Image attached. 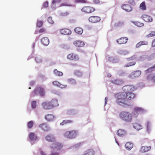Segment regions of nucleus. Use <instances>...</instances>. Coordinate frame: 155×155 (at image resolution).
I'll return each mask as SVG.
<instances>
[{
  "mask_svg": "<svg viewBox=\"0 0 155 155\" xmlns=\"http://www.w3.org/2000/svg\"><path fill=\"white\" fill-rule=\"evenodd\" d=\"M117 95L116 101L119 105L124 107H125L127 105V101L125 93L121 92L118 93Z\"/></svg>",
  "mask_w": 155,
  "mask_h": 155,
  "instance_id": "f257e3e1",
  "label": "nucleus"
},
{
  "mask_svg": "<svg viewBox=\"0 0 155 155\" xmlns=\"http://www.w3.org/2000/svg\"><path fill=\"white\" fill-rule=\"evenodd\" d=\"M119 116L123 121L126 122H130L132 120L133 115L132 113L131 114L129 112L122 111L120 113Z\"/></svg>",
  "mask_w": 155,
  "mask_h": 155,
  "instance_id": "f03ea898",
  "label": "nucleus"
},
{
  "mask_svg": "<svg viewBox=\"0 0 155 155\" xmlns=\"http://www.w3.org/2000/svg\"><path fill=\"white\" fill-rule=\"evenodd\" d=\"M78 134V131L76 130H72L66 131L64 134L65 137L69 139L75 138Z\"/></svg>",
  "mask_w": 155,
  "mask_h": 155,
  "instance_id": "7ed1b4c3",
  "label": "nucleus"
},
{
  "mask_svg": "<svg viewBox=\"0 0 155 155\" xmlns=\"http://www.w3.org/2000/svg\"><path fill=\"white\" fill-rule=\"evenodd\" d=\"M33 96L40 95L41 96H44L45 95V92L44 88L41 87H36L33 92Z\"/></svg>",
  "mask_w": 155,
  "mask_h": 155,
  "instance_id": "20e7f679",
  "label": "nucleus"
},
{
  "mask_svg": "<svg viewBox=\"0 0 155 155\" xmlns=\"http://www.w3.org/2000/svg\"><path fill=\"white\" fill-rule=\"evenodd\" d=\"M50 147L52 150L59 151L62 149L63 145L60 143L55 142L51 144Z\"/></svg>",
  "mask_w": 155,
  "mask_h": 155,
  "instance_id": "39448f33",
  "label": "nucleus"
},
{
  "mask_svg": "<svg viewBox=\"0 0 155 155\" xmlns=\"http://www.w3.org/2000/svg\"><path fill=\"white\" fill-rule=\"evenodd\" d=\"M67 58L71 61H78L79 59L78 55L74 53H71L68 54L67 56Z\"/></svg>",
  "mask_w": 155,
  "mask_h": 155,
  "instance_id": "423d86ee",
  "label": "nucleus"
},
{
  "mask_svg": "<svg viewBox=\"0 0 155 155\" xmlns=\"http://www.w3.org/2000/svg\"><path fill=\"white\" fill-rule=\"evenodd\" d=\"M95 9L93 7L87 6L83 7L81 9V11L87 13H91L95 11Z\"/></svg>",
  "mask_w": 155,
  "mask_h": 155,
  "instance_id": "0eeeda50",
  "label": "nucleus"
},
{
  "mask_svg": "<svg viewBox=\"0 0 155 155\" xmlns=\"http://www.w3.org/2000/svg\"><path fill=\"white\" fill-rule=\"evenodd\" d=\"M123 91L126 92H133L135 91L137 88L133 85H127L124 86L122 87Z\"/></svg>",
  "mask_w": 155,
  "mask_h": 155,
  "instance_id": "6e6552de",
  "label": "nucleus"
},
{
  "mask_svg": "<svg viewBox=\"0 0 155 155\" xmlns=\"http://www.w3.org/2000/svg\"><path fill=\"white\" fill-rule=\"evenodd\" d=\"M141 73V71L139 70L133 71L129 75V78L131 79H134L138 77L140 75Z\"/></svg>",
  "mask_w": 155,
  "mask_h": 155,
  "instance_id": "1a4fd4ad",
  "label": "nucleus"
},
{
  "mask_svg": "<svg viewBox=\"0 0 155 155\" xmlns=\"http://www.w3.org/2000/svg\"><path fill=\"white\" fill-rule=\"evenodd\" d=\"M88 20L90 22L94 23L100 21L101 20V18L99 16H93L89 17Z\"/></svg>",
  "mask_w": 155,
  "mask_h": 155,
  "instance_id": "9d476101",
  "label": "nucleus"
},
{
  "mask_svg": "<svg viewBox=\"0 0 155 155\" xmlns=\"http://www.w3.org/2000/svg\"><path fill=\"white\" fill-rule=\"evenodd\" d=\"M45 140L48 142H53L56 141V138L52 134L47 135L45 138Z\"/></svg>",
  "mask_w": 155,
  "mask_h": 155,
  "instance_id": "9b49d317",
  "label": "nucleus"
},
{
  "mask_svg": "<svg viewBox=\"0 0 155 155\" xmlns=\"http://www.w3.org/2000/svg\"><path fill=\"white\" fill-rule=\"evenodd\" d=\"M143 110V109L140 107H135L134 109V110L132 113L133 115V117L136 118L138 116V113Z\"/></svg>",
  "mask_w": 155,
  "mask_h": 155,
  "instance_id": "f8f14e48",
  "label": "nucleus"
},
{
  "mask_svg": "<svg viewBox=\"0 0 155 155\" xmlns=\"http://www.w3.org/2000/svg\"><path fill=\"white\" fill-rule=\"evenodd\" d=\"M60 33L64 35H70L71 33V30L67 28L62 29L60 30Z\"/></svg>",
  "mask_w": 155,
  "mask_h": 155,
  "instance_id": "ddd939ff",
  "label": "nucleus"
},
{
  "mask_svg": "<svg viewBox=\"0 0 155 155\" xmlns=\"http://www.w3.org/2000/svg\"><path fill=\"white\" fill-rule=\"evenodd\" d=\"M74 45L76 47H82L84 45V43L80 40H76L73 42Z\"/></svg>",
  "mask_w": 155,
  "mask_h": 155,
  "instance_id": "4468645a",
  "label": "nucleus"
},
{
  "mask_svg": "<svg viewBox=\"0 0 155 155\" xmlns=\"http://www.w3.org/2000/svg\"><path fill=\"white\" fill-rule=\"evenodd\" d=\"M126 94L127 101L133 99L135 97V94L132 92H128Z\"/></svg>",
  "mask_w": 155,
  "mask_h": 155,
  "instance_id": "2eb2a0df",
  "label": "nucleus"
},
{
  "mask_svg": "<svg viewBox=\"0 0 155 155\" xmlns=\"http://www.w3.org/2000/svg\"><path fill=\"white\" fill-rule=\"evenodd\" d=\"M146 80L147 81H152L155 82V74H148L146 78Z\"/></svg>",
  "mask_w": 155,
  "mask_h": 155,
  "instance_id": "dca6fc26",
  "label": "nucleus"
},
{
  "mask_svg": "<svg viewBox=\"0 0 155 155\" xmlns=\"http://www.w3.org/2000/svg\"><path fill=\"white\" fill-rule=\"evenodd\" d=\"M128 39L126 37H123L117 40V42L119 44H122L126 43Z\"/></svg>",
  "mask_w": 155,
  "mask_h": 155,
  "instance_id": "f3484780",
  "label": "nucleus"
},
{
  "mask_svg": "<svg viewBox=\"0 0 155 155\" xmlns=\"http://www.w3.org/2000/svg\"><path fill=\"white\" fill-rule=\"evenodd\" d=\"M142 18L143 20L146 22H151L152 21V18L146 15H143Z\"/></svg>",
  "mask_w": 155,
  "mask_h": 155,
  "instance_id": "a211bd4d",
  "label": "nucleus"
},
{
  "mask_svg": "<svg viewBox=\"0 0 155 155\" xmlns=\"http://www.w3.org/2000/svg\"><path fill=\"white\" fill-rule=\"evenodd\" d=\"M43 108L45 109H50L52 108V106L51 105L50 102H43L42 104Z\"/></svg>",
  "mask_w": 155,
  "mask_h": 155,
  "instance_id": "6ab92c4d",
  "label": "nucleus"
},
{
  "mask_svg": "<svg viewBox=\"0 0 155 155\" xmlns=\"http://www.w3.org/2000/svg\"><path fill=\"white\" fill-rule=\"evenodd\" d=\"M39 127L42 129L44 131H47L50 129V128L48 125L45 123H43L40 124L39 125Z\"/></svg>",
  "mask_w": 155,
  "mask_h": 155,
  "instance_id": "aec40b11",
  "label": "nucleus"
},
{
  "mask_svg": "<svg viewBox=\"0 0 155 155\" xmlns=\"http://www.w3.org/2000/svg\"><path fill=\"white\" fill-rule=\"evenodd\" d=\"M151 148L150 146H142L141 147L140 150L142 153L147 152L150 150Z\"/></svg>",
  "mask_w": 155,
  "mask_h": 155,
  "instance_id": "412c9836",
  "label": "nucleus"
},
{
  "mask_svg": "<svg viewBox=\"0 0 155 155\" xmlns=\"http://www.w3.org/2000/svg\"><path fill=\"white\" fill-rule=\"evenodd\" d=\"M122 9L127 12H130L132 10V8L128 4H124L121 7Z\"/></svg>",
  "mask_w": 155,
  "mask_h": 155,
  "instance_id": "4be33fe9",
  "label": "nucleus"
},
{
  "mask_svg": "<svg viewBox=\"0 0 155 155\" xmlns=\"http://www.w3.org/2000/svg\"><path fill=\"white\" fill-rule=\"evenodd\" d=\"M117 134L119 136L123 137L126 134V132L124 130L119 129L117 130Z\"/></svg>",
  "mask_w": 155,
  "mask_h": 155,
  "instance_id": "5701e85b",
  "label": "nucleus"
},
{
  "mask_svg": "<svg viewBox=\"0 0 155 155\" xmlns=\"http://www.w3.org/2000/svg\"><path fill=\"white\" fill-rule=\"evenodd\" d=\"M42 43L45 45H48L49 43V40L47 37H44L41 39Z\"/></svg>",
  "mask_w": 155,
  "mask_h": 155,
  "instance_id": "b1692460",
  "label": "nucleus"
},
{
  "mask_svg": "<svg viewBox=\"0 0 155 155\" xmlns=\"http://www.w3.org/2000/svg\"><path fill=\"white\" fill-rule=\"evenodd\" d=\"M45 118L47 120L51 121L54 119V117L53 114H48L45 116Z\"/></svg>",
  "mask_w": 155,
  "mask_h": 155,
  "instance_id": "393cba45",
  "label": "nucleus"
},
{
  "mask_svg": "<svg viewBox=\"0 0 155 155\" xmlns=\"http://www.w3.org/2000/svg\"><path fill=\"white\" fill-rule=\"evenodd\" d=\"M133 127L137 130H139L142 128L141 125L137 123H133Z\"/></svg>",
  "mask_w": 155,
  "mask_h": 155,
  "instance_id": "a878e982",
  "label": "nucleus"
},
{
  "mask_svg": "<svg viewBox=\"0 0 155 155\" xmlns=\"http://www.w3.org/2000/svg\"><path fill=\"white\" fill-rule=\"evenodd\" d=\"M50 103L51 105L52 106V108L54 107L57 106L58 105V101L55 99L52 100L50 102Z\"/></svg>",
  "mask_w": 155,
  "mask_h": 155,
  "instance_id": "bb28decb",
  "label": "nucleus"
},
{
  "mask_svg": "<svg viewBox=\"0 0 155 155\" xmlns=\"http://www.w3.org/2000/svg\"><path fill=\"white\" fill-rule=\"evenodd\" d=\"M94 151L92 149H89L85 151L83 155H93Z\"/></svg>",
  "mask_w": 155,
  "mask_h": 155,
  "instance_id": "cd10ccee",
  "label": "nucleus"
},
{
  "mask_svg": "<svg viewBox=\"0 0 155 155\" xmlns=\"http://www.w3.org/2000/svg\"><path fill=\"white\" fill-rule=\"evenodd\" d=\"M29 138L31 140H36L37 137L35 134L33 133H30L29 135Z\"/></svg>",
  "mask_w": 155,
  "mask_h": 155,
  "instance_id": "c85d7f7f",
  "label": "nucleus"
},
{
  "mask_svg": "<svg viewBox=\"0 0 155 155\" xmlns=\"http://www.w3.org/2000/svg\"><path fill=\"white\" fill-rule=\"evenodd\" d=\"M133 144L130 142H127L125 145V147L127 150H130L133 147Z\"/></svg>",
  "mask_w": 155,
  "mask_h": 155,
  "instance_id": "c756f323",
  "label": "nucleus"
},
{
  "mask_svg": "<svg viewBox=\"0 0 155 155\" xmlns=\"http://www.w3.org/2000/svg\"><path fill=\"white\" fill-rule=\"evenodd\" d=\"M147 43L148 42L146 41H140L137 44L136 47L137 48H139L142 45H147Z\"/></svg>",
  "mask_w": 155,
  "mask_h": 155,
  "instance_id": "7c9ffc66",
  "label": "nucleus"
},
{
  "mask_svg": "<svg viewBox=\"0 0 155 155\" xmlns=\"http://www.w3.org/2000/svg\"><path fill=\"white\" fill-rule=\"evenodd\" d=\"M73 122V120H65L61 123L60 124L61 125H64L65 124H71Z\"/></svg>",
  "mask_w": 155,
  "mask_h": 155,
  "instance_id": "2f4dec72",
  "label": "nucleus"
},
{
  "mask_svg": "<svg viewBox=\"0 0 155 155\" xmlns=\"http://www.w3.org/2000/svg\"><path fill=\"white\" fill-rule=\"evenodd\" d=\"M75 32L79 35L81 34L83 32V29L79 27L76 28L74 29Z\"/></svg>",
  "mask_w": 155,
  "mask_h": 155,
  "instance_id": "473e14b6",
  "label": "nucleus"
},
{
  "mask_svg": "<svg viewBox=\"0 0 155 155\" xmlns=\"http://www.w3.org/2000/svg\"><path fill=\"white\" fill-rule=\"evenodd\" d=\"M54 72L56 75L58 76H61L63 75L62 72L58 71L56 69L54 70Z\"/></svg>",
  "mask_w": 155,
  "mask_h": 155,
  "instance_id": "72a5a7b5",
  "label": "nucleus"
},
{
  "mask_svg": "<svg viewBox=\"0 0 155 155\" xmlns=\"http://www.w3.org/2000/svg\"><path fill=\"white\" fill-rule=\"evenodd\" d=\"M68 82L71 84L75 85L76 84L75 80L73 78H70L67 80Z\"/></svg>",
  "mask_w": 155,
  "mask_h": 155,
  "instance_id": "f704fd0d",
  "label": "nucleus"
},
{
  "mask_svg": "<svg viewBox=\"0 0 155 155\" xmlns=\"http://www.w3.org/2000/svg\"><path fill=\"white\" fill-rule=\"evenodd\" d=\"M136 62L135 61H132L129 62L124 65V67H128L132 66L134 65L135 64Z\"/></svg>",
  "mask_w": 155,
  "mask_h": 155,
  "instance_id": "c9c22d12",
  "label": "nucleus"
},
{
  "mask_svg": "<svg viewBox=\"0 0 155 155\" xmlns=\"http://www.w3.org/2000/svg\"><path fill=\"white\" fill-rule=\"evenodd\" d=\"M140 7L142 10H146V5L145 2H143L140 5Z\"/></svg>",
  "mask_w": 155,
  "mask_h": 155,
  "instance_id": "e433bc0d",
  "label": "nucleus"
},
{
  "mask_svg": "<svg viewBox=\"0 0 155 155\" xmlns=\"http://www.w3.org/2000/svg\"><path fill=\"white\" fill-rule=\"evenodd\" d=\"M154 68H155V64H154L152 67H151L146 70L145 72L146 73H148L153 71V69Z\"/></svg>",
  "mask_w": 155,
  "mask_h": 155,
  "instance_id": "4c0bfd02",
  "label": "nucleus"
},
{
  "mask_svg": "<svg viewBox=\"0 0 155 155\" xmlns=\"http://www.w3.org/2000/svg\"><path fill=\"white\" fill-rule=\"evenodd\" d=\"M35 61L38 63H40L42 62V60L41 57L38 56L35 58Z\"/></svg>",
  "mask_w": 155,
  "mask_h": 155,
  "instance_id": "58836bf2",
  "label": "nucleus"
},
{
  "mask_svg": "<svg viewBox=\"0 0 155 155\" xmlns=\"http://www.w3.org/2000/svg\"><path fill=\"white\" fill-rule=\"evenodd\" d=\"M76 113V111L74 110H70L67 111V114L69 115H73Z\"/></svg>",
  "mask_w": 155,
  "mask_h": 155,
  "instance_id": "ea45409f",
  "label": "nucleus"
},
{
  "mask_svg": "<svg viewBox=\"0 0 155 155\" xmlns=\"http://www.w3.org/2000/svg\"><path fill=\"white\" fill-rule=\"evenodd\" d=\"M75 2L76 3H86L87 1L86 0H75Z\"/></svg>",
  "mask_w": 155,
  "mask_h": 155,
  "instance_id": "a19ab883",
  "label": "nucleus"
},
{
  "mask_svg": "<svg viewBox=\"0 0 155 155\" xmlns=\"http://www.w3.org/2000/svg\"><path fill=\"white\" fill-rule=\"evenodd\" d=\"M147 131L148 132H150L151 129V123L149 122L147 123Z\"/></svg>",
  "mask_w": 155,
  "mask_h": 155,
  "instance_id": "79ce46f5",
  "label": "nucleus"
},
{
  "mask_svg": "<svg viewBox=\"0 0 155 155\" xmlns=\"http://www.w3.org/2000/svg\"><path fill=\"white\" fill-rule=\"evenodd\" d=\"M134 24L138 27H141L144 26L143 23L138 21L135 22Z\"/></svg>",
  "mask_w": 155,
  "mask_h": 155,
  "instance_id": "37998d69",
  "label": "nucleus"
},
{
  "mask_svg": "<svg viewBox=\"0 0 155 155\" xmlns=\"http://www.w3.org/2000/svg\"><path fill=\"white\" fill-rule=\"evenodd\" d=\"M155 32L154 31H152L150 34L147 35L146 36L147 38H150L155 36Z\"/></svg>",
  "mask_w": 155,
  "mask_h": 155,
  "instance_id": "c03bdc74",
  "label": "nucleus"
},
{
  "mask_svg": "<svg viewBox=\"0 0 155 155\" xmlns=\"http://www.w3.org/2000/svg\"><path fill=\"white\" fill-rule=\"evenodd\" d=\"M34 125L33 122L32 121H30L29 122L28 124V127L29 128H31Z\"/></svg>",
  "mask_w": 155,
  "mask_h": 155,
  "instance_id": "a18cd8bd",
  "label": "nucleus"
},
{
  "mask_svg": "<svg viewBox=\"0 0 155 155\" xmlns=\"http://www.w3.org/2000/svg\"><path fill=\"white\" fill-rule=\"evenodd\" d=\"M112 82L116 84L119 85L120 84L121 81L119 80H116L112 81Z\"/></svg>",
  "mask_w": 155,
  "mask_h": 155,
  "instance_id": "49530a36",
  "label": "nucleus"
},
{
  "mask_svg": "<svg viewBox=\"0 0 155 155\" xmlns=\"http://www.w3.org/2000/svg\"><path fill=\"white\" fill-rule=\"evenodd\" d=\"M43 21H38L37 22V26L38 27H41L43 25Z\"/></svg>",
  "mask_w": 155,
  "mask_h": 155,
  "instance_id": "de8ad7c7",
  "label": "nucleus"
},
{
  "mask_svg": "<svg viewBox=\"0 0 155 155\" xmlns=\"http://www.w3.org/2000/svg\"><path fill=\"white\" fill-rule=\"evenodd\" d=\"M36 102L35 101H33L31 103V106L33 108H35L36 106Z\"/></svg>",
  "mask_w": 155,
  "mask_h": 155,
  "instance_id": "09e8293b",
  "label": "nucleus"
},
{
  "mask_svg": "<svg viewBox=\"0 0 155 155\" xmlns=\"http://www.w3.org/2000/svg\"><path fill=\"white\" fill-rule=\"evenodd\" d=\"M136 58V56L135 55H134L131 56V57L130 58H127V59L128 61H132L135 59Z\"/></svg>",
  "mask_w": 155,
  "mask_h": 155,
  "instance_id": "8fccbe9b",
  "label": "nucleus"
},
{
  "mask_svg": "<svg viewBox=\"0 0 155 155\" xmlns=\"http://www.w3.org/2000/svg\"><path fill=\"white\" fill-rule=\"evenodd\" d=\"M61 0H53L52 2V5L61 2Z\"/></svg>",
  "mask_w": 155,
  "mask_h": 155,
  "instance_id": "3c124183",
  "label": "nucleus"
},
{
  "mask_svg": "<svg viewBox=\"0 0 155 155\" xmlns=\"http://www.w3.org/2000/svg\"><path fill=\"white\" fill-rule=\"evenodd\" d=\"M60 83L59 82L57 81H54L52 83L54 85L57 86L58 87L59 86V85H60Z\"/></svg>",
  "mask_w": 155,
  "mask_h": 155,
  "instance_id": "603ef678",
  "label": "nucleus"
},
{
  "mask_svg": "<svg viewBox=\"0 0 155 155\" xmlns=\"http://www.w3.org/2000/svg\"><path fill=\"white\" fill-rule=\"evenodd\" d=\"M74 74H75L76 75L78 76H81V75L82 73L81 71H76L74 72Z\"/></svg>",
  "mask_w": 155,
  "mask_h": 155,
  "instance_id": "864d4df0",
  "label": "nucleus"
},
{
  "mask_svg": "<svg viewBox=\"0 0 155 155\" xmlns=\"http://www.w3.org/2000/svg\"><path fill=\"white\" fill-rule=\"evenodd\" d=\"M59 153L54 151H52L50 155H59Z\"/></svg>",
  "mask_w": 155,
  "mask_h": 155,
  "instance_id": "5fc2aeb1",
  "label": "nucleus"
},
{
  "mask_svg": "<svg viewBox=\"0 0 155 155\" xmlns=\"http://www.w3.org/2000/svg\"><path fill=\"white\" fill-rule=\"evenodd\" d=\"M48 22L51 24H53L54 23V21L52 19V18L51 17H49L48 18Z\"/></svg>",
  "mask_w": 155,
  "mask_h": 155,
  "instance_id": "6e6d98bb",
  "label": "nucleus"
},
{
  "mask_svg": "<svg viewBox=\"0 0 155 155\" xmlns=\"http://www.w3.org/2000/svg\"><path fill=\"white\" fill-rule=\"evenodd\" d=\"M58 87H60L61 88H64L66 87H67V85H63V84H61L60 83V85H59Z\"/></svg>",
  "mask_w": 155,
  "mask_h": 155,
  "instance_id": "4d7b16f0",
  "label": "nucleus"
},
{
  "mask_svg": "<svg viewBox=\"0 0 155 155\" xmlns=\"http://www.w3.org/2000/svg\"><path fill=\"white\" fill-rule=\"evenodd\" d=\"M124 23L123 22L120 21L117 24V25L118 26H121L124 25Z\"/></svg>",
  "mask_w": 155,
  "mask_h": 155,
  "instance_id": "13d9d810",
  "label": "nucleus"
},
{
  "mask_svg": "<svg viewBox=\"0 0 155 155\" xmlns=\"http://www.w3.org/2000/svg\"><path fill=\"white\" fill-rule=\"evenodd\" d=\"M93 2L95 4H100L101 1L100 0H93Z\"/></svg>",
  "mask_w": 155,
  "mask_h": 155,
  "instance_id": "bf43d9fd",
  "label": "nucleus"
},
{
  "mask_svg": "<svg viewBox=\"0 0 155 155\" xmlns=\"http://www.w3.org/2000/svg\"><path fill=\"white\" fill-rule=\"evenodd\" d=\"M71 6V5H68L67 3H64L62 4H61L60 6Z\"/></svg>",
  "mask_w": 155,
  "mask_h": 155,
  "instance_id": "052dcab7",
  "label": "nucleus"
},
{
  "mask_svg": "<svg viewBox=\"0 0 155 155\" xmlns=\"http://www.w3.org/2000/svg\"><path fill=\"white\" fill-rule=\"evenodd\" d=\"M39 151L41 155H46V154L41 149H39Z\"/></svg>",
  "mask_w": 155,
  "mask_h": 155,
  "instance_id": "680f3d73",
  "label": "nucleus"
},
{
  "mask_svg": "<svg viewBox=\"0 0 155 155\" xmlns=\"http://www.w3.org/2000/svg\"><path fill=\"white\" fill-rule=\"evenodd\" d=\"M48 2H45L43 5V7H44V8H46L48 7Z\"/></svg>",
  "mask_w": 155,
  "mask_h": 155,
  "instance_id": "e2e57ef3",
  "label": "nucleus"
},
{
  "mask_svg": "<svg viewBox=\"0 0 155 155\" xmlns=\"http://www.w3.org/2000/svg\"><path fill=\"white\" fill-rule=\"evenodd\" d=\"M45 30L44 28H41L40 29L39 31V33H43L45 31Z\"/></svg>",
  "mask_w": 155,
  "mask_h": 155,
  "instance_id": "0e129e2a",
  "label": "nucleus"
},
{
  "mask_svg": "<svg viewBox=\"0 0 155 155\" xmlns=\"http://www.w3.org/2000/svg\"><path fill=\"white\" fill-rule=\"evenodd\" d=\"M152 45L153 47L155 46V39L153 41Z\"/></svg>",
  "mask_w": 155,
  "mask_h": 155,
  "instance_id": "69168bd1",
  "label": "nucleus"
},
{
  "mask_svg": "<svg viewBox=\"0 0 155 155\" xmlns=\"http://www.w3.org/2000/svg\"><path fill=\"white\" fill-rule=\"evenodd\" d=\"M105 105H104L105 106L107 104V97H106L105 98Z\"/></svg>",
  "mask_w": 155,
  "mask_h": 155,
  "instance_id": "338daca9",
  "label": "nucleus"
},
{
  "mask_svg": "<svg viewBox=\"0 0 155 155\" xmlns=\"http://www.w3.org/2000/svg\"><path fill=\"white\" fill-rule=\"evenodd\" d=\"M116 142L117 143V144H118V145H119V143H118V142H117L116 140Z\"/></svg>",
  "mask_w": 155,
  "mask_h": 155,
  "instance_id": "774afa93",
  "label": "nucleus"
}]
</instances>
